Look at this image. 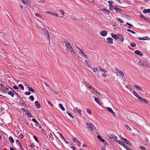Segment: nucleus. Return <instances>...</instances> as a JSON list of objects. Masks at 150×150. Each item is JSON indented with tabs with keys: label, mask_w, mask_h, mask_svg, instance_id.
Instances as JSON below:
<instances>
[{
	"label": "nucleus",
	"mask_w": 150,
	"mask_h": 150,
	"mask_svg": "<svg viewBox=\"0 0 150 150\" xmlns=\"http://www.w3.org/2000/svg\"><path fill=\"white\" fill-rule=\"evenodd\" d=\"M99 71H102L103 73H105L107 72V71L106 70L104 69H99Z\"/></svg>",
	"instance_id": "72a5a7b5"
},
{
	"label": "nucleus",
	"mask_w": 150,
	"mask_h": 150,
	"mask_svg": "<svg viewBox=\"0 0 150 150\" xmlns=\"http://www.w3.org/2000/svg\"><path fill=\"white\" fill-rule=\"evenodd\" d=\"M89 88L90 89L91 92H92L93 93L94 92L96 93H98V94L99 95L100 94V93L98 92V90L96 89L94 87H92L91 86H89Z\"/></svg>",
	"instance_id": "7ed1b4c3"
},
{
	"label": "nucleus",
	"mask_w": 150,
	"mask_h": 150,
	"mask_svg": "<svg viewBox=\"0 0 150 150\" xmlns=\"http://www.w3.org/2000/svg\"><path fill=\"white\" fill-rule=\"evenodd\" d=\"M106 108L109 112L112 113L114 116H115V113L113 112L111 108L109 107H106Z\"/></svg>",
	"instance_id": "4468645a"
},
{
	"label": "nucleus",
	"mask_w": 150,
	"mask_h": 150,
	"mask_svg": "<svg viewBox=\"0 0 150 150\" xmlns=\"http://www.w3.org/2000/svg\"><path fill=\"white\" fill-rule=\"evenodd\" d=\"M97 137L102 142H104V140L103 139L100 135H98Z\"/></svg>",
	"instance_id": "5701e85b"
},
{
	"label": "nucleus",
	"mask_w": 150,
	"mask_h": 150,
	"mask_svg": "<svg viewBox=\"0 0 150 150\" xmlns=\"http://www.w3.org/2000/svg\"><path fill=\"white\" fill-rule=\"evenodd\" d=\"M35 124V127H38L40 129L42 128L41 126L38 122H33Z\"/></svg>",
	"instance_id": "dca6fc26"
},
{
	"label": "nucleus",
	"mask_w": 150,
	"mask_h": 150,
	"mask_svg": "<svg viewBox=\"0 0 150 150\" xmlns=\"http://www.w3.org/2000/svg\"><path fill=\"white\" fill-rule=\"evenodd\" d=\"M78 49H79V52L80 54H81L83 52L80 49L78 48Z\"/></svg>",
	"instance_id": "49530a36"
},
{
	"label": "nucleus",
	"mask_w": 150,
	"mask_h": 150,
	"mask_svg": "<svg viewBox=\"0 0 150 150\" xmlns=\"http://www.w3.org/2000/svg\"><path fill=\"white\" fill-rule=\"evenodd\" d=\"M145 38L144 37H140L139 38V39L140 40H145Z\"/></svg>",
	"instance_id": "052dcab7"
},
{
	"label": "nucleus",
	"mask_w": 150,
	"mask_h": 150,
	"mask_svg": "<svg viewBox=\"0 0 150 150\" xmlns=\"http://www.w3.org/2000/svg\"><path fill=\"white\" fill-rule=\"evenodd\" d=\"M118 20L121 23H124V21L122 19H120V18H118Z\"/></svg>",
	"instance_id": "de8ad7c7"
},
{
	"label": "nucleus",
	"mask_w": 150,
	"mask_h": 150,
	"mask_svg": "<svg viewBox=\"0 0 150 150\" xmlns=\"http://www.w3.org/2000/svg\"><path fill=\"white\" fill-rule=\"evenodd\" d=\"M85 62L86 64H87L88 67H90V66L88 63V61L87 60H85Z\"/></svg>",
	"instance_id": "a18cd8bd"
},
{
	"label": "nucleus",
	"mask_w": 150,
	"mask_h": 150,
	"mask_svg": "<svg viewBox=\"0 0 150 150\" xmlns=\"http://www.w3.org/2000/svg\"><path fill=\"white\" fill-rule=\"evenodd\" d=\"M111 139H112L115 140H116L117 138V137L115 136L114 135H112L110 137Z\"/></svg>",
	"instance_id": "c85d7f7f"
},
{
	"label": "nucleus",
	"mask_w": 150,
	"mask_h": 150,
	"mask_svg": "<svg viewBox=\"0 0 150 150\" xmlns=\"http://www.w3.org/2000/svg\"><path fill=\"white\" fill-rule=\"evenodd\" d=\"M140 149L142 150H147L146 148H145L144 147H143L142 146L140 147Z\"/></svg>",
	"instance_id": "13d9d810"
},
{
	"label": "nucleus",
	"mask_w": 150,
	"mask_h": 150,
	"mask_svg": "<svg viewBox=\"0 0 150 150\" xmlns=\"http://www.w3.org/2000/svg\"><path fill=\"white\" fill-rule=\"evenodd\" d=\"M65 44L66 46L67 49L68 51H69L70 50H71L73 49L70 43L68 41H66L65 42Z\"/></svg>",
	"instance_id": "f03ea898"
},
{
	"label": "nucleus",
	"mask_w": 150,
	"mask_h": 150,
	"mask_svg": "<svg viewBox=\"0 0 150 150\" xmlns=\"http://www.w3.org/2000/svg\"><path fill=\"white\" fill-rule=\"evenodd\" d=\"M139 100L146 103H148V101L147 100L141 97L140 98H139Z\"/></svg>",
	"instance_id": "412c9836"
},
{
	"label": "nucleus",
	"mask_w": 150,
	"mask_h": 150,
	"mask_svg": "<svg viewBox=\"0 0 150 150\" xmlns=\"http://www.w3.org/2000/svg\"><path fill=\"white\" fill-rule=\"evenodd\" d=\"M130 45L132 47H134L136 46V44L134 43H131L130 44Z\"/></svg>",
	"instance_id": "a19ab883"
},
{
	"label": "nucleus",
	"mask_w": 150,
	"mask_h": 150,
	"mask_svg": "<svg viewBox=\"0 0 150 150\" xmlns=\"http://www.w3.org/2000/svg\"><path fill=\"white\" fill-rule=\"evenodd\" d=\"M134 86L137 89H139V90H142L143 91V90L142 88H141L139 87L137 85H134Z\"/></svg>",
	"instance_id": "bb28decb"
},
{
	"label": "nucleus",
	"mask_w": 150,
	"mask_h": 150,
	"mask_svg": "<svg viewBox=\"0 0 150 150\" xmlns=\"http://www.w3.org/2000/svg\"><path fill=\"white\" fill-rule=\"evenodd\" d=\"M9 139L10 140V141L12 143H14V141L13 138H12V137H11V136L9 137Z\"/></svg>",
	"instance_id": "4c0bfd02"
},
{
	"label": "nucleus",
	"mask_w": 150,
	"mask_h": 150,
	"mask_svg": "<svg viewBox=\"0 0 150 150\" xmlns=\"http://www.w3.org/2000/svg\"><path fill=\"white\" fill-rule=\"evenodd\" d=\"M67 114L70 117H72V118H74V116L72 114H71V113H70L69 112H67Z\"/></svg>",
	"instance_id": "37998d69"
},
{
	"label": "nucleus",
	"mask_w": 150,
	"mask_h": 150,
	"mask_svg": "<svg viewBox=\"0 0 150 150\" xmlns=\"http://www.w3.org/2000/svg\"><path fill=\"white\" fill-rule=\"evenodd\" d=\"M16 143L17 144H20L21 143L20 142L18 141V140H16Z\"/></svg>",
	"instance_id": "bf43d9fd"
},
{
	"label": "nucleus",
	"mask_w": 150,
	"mask_h": 150,
	"mask_svg": "<svg viewBox=\"0 0 150 150\" xmlns=\"http://www.w3.org/2000/svg\"><path fill=\"white\" fill-rule=\"evenodd\" d=\"M81 55V56L85 57L86 59L88 58V56H87L86 54H85L83 53V52Z\"/></svg>",
	"instance_id": "c9c22d12"
},
{
	"label": "nucleus",
	"mask_w": 150,
	"mask_h": 150,
	"mask_svg": "<svg viewBox=\"0 0 150 150\" xmlns=\"http://www.w3.org/2000/svg\"><path fill=\"white\" fill-rule=\"evenodd\" d=\"M48 135L49 137V140L51 142V143L53 144V140H54V139H53V136L52 133L51 132Z\"/></svg>",
	"instance_id": "6e6552de"
},
{
	"label": "nucleus",
	"mask_w": 150,
	"mask_h": 150,
	"mask_svg": "<svg viewBox=\"0 0 150 150\" xmlns=\"http://www.w3.org/2000/svg\"><path fill=\"white\" fill-rule=\"evenodd\" d=\"M125 126L126 128L128 130H129V131H131V129L130 127L128 125H125Z\"/></svg>",
	"instance_id": "cd10ccee"
},
{
	"label": "nucleus",
	"mask_w": 150,
	"mask_h": 150,
	"mask_svg": "<svg viewBox=\"0 0 150 150\" xmlns=\"http://www.w3.org/2000/svg\"><path fill=\"white\" fill-rule=\"evenodd\" d=\"M23 4H26V2H27V0H21Z\"/></svg>",
	"instance_id": "8fccbe9b"
},
{
	"label": "nucleus",
	"mask_w": 150,
	"mask_h": 150,
	"mask_svg": "<svg viewBox=\"0 0 150 150\" xmlns=\"http://www.w3.org/2000/svg\"><path fill=\"white\" fill-rule=\"evenodd\" d=\"M133 93L135 96L138 99H139V98L141 97L135 91H133Z\"/></svg>",
	"instance_id": "4be33fe9"
},
{
	"label": "nucleus",
	"mask_w": 150,
	"mask_h": 150,
	"mask_svg": "<svg viewBox=\"0 0 150 150\" xmlns=\"http://www.w3.org/2000/svg\"><path fill=\"white\" fill-rule=\"evenodd\" d=\"M35 105L37 108L39 109L40 108V105L38 101H36L35 102Z\"/></svg>",
	"instance_id": "aec40b11"
},
{
	"label": "nucleus",
	"mask_w": 150,
	"mask_h": 150,
	"mask_svg": "<svg viewBox=\"0 0 150 150\" xmlns=\"http://www.w3.org/2000/svg\"><path fill=\"white\" fill-rule=\"evenodd\" d=\"M28 90L29 91H31L33 93L35 92V91L33 89L32 87H28Z\"/></svg>",
	"instance_id": "393cba45"
},
{
	"label": "nucleus",
	"mask_w": 150,
	"mask_h": 150,
	"mask_svg": "<svg viewBox=\"0 0 150 150\" xmlns=\"http://www.w3.org/2000/svg\"><path fill=\"white\" fill-rule=\"evenodd\" d=\"M122 146H123L127 150H128V149H129L127 148V146L124 143Z\"/></svg>",
	"instance_id": "c03bdc74"
},
{
	"label": "nucleus",
	"mask_w": 150,
	"mask_h": 150,
	"mask_svg": "<svg viewBox=\"0 0 150 150\" xmlns=\"http://www.w3.org/2000/svg\"><path fill=\"white\" fill-rule=\"evenodd\" d=\"M125 142L127 144H128V145H130V142L129 141H128L127 140Z\"/></svg>",
	"instance_id": "680f3d73"
},
{
	"label": "nucleus",
	"mask_w": 150,
	"mask_h": 150,
	"mask_svg": "<svg viewBox=\"0 0 150 150\" xmlns=\"http://www.w3.org/2000/svg\"><path fill=\"white\" fill-rule=\"evenodd\" d=\"M143 12L144 13H150V9H145L143 10Z\"/></svg>",
	"instance_id": "a878e982"
},
{
	"label": "nucleus",
	"mask_w": 150,
	"mask_h": 150,
	"mask_svg": "<svg viewBox=\"0 0 150 150\" xmlns=\"http://www.w3.org/2000/svg\"><path fill=\"white\" fill-rule=\"evenodd\" d=\"M30 99L32 101H33L34 100V98L33 96H30Z\"/></svg>",
	"instance_id": "e433bc0d"
},
{
	"label": "nucleus",
	"mask_w": 150,
	"mask_h": 150,
	"mask_svg": "<svg viewBox=\"0 0 150 150\" xmlns=\"http://www.w3.org/2000/svg\"><path fill=\"white\" fill-rule=\"evenodd\" d=\"M134 52L136 54H137L140 56H142L143 55V54L141 52L138 50H135L134 51Z\"/></svg>",
	"instance_id": "6ab92c4d"
},
{
	"label": "nucleus",
	"mask_w": 150,
	"mask_h": 150,
	"mask_svg": "<svg viewBox=\"0 0 150 150\" xmlns=\"http://www.w3.org/2000/svg\"><path fill=\"white\" fill-rule=\"evenodd\" d=\"M45 33L47 35V37L49 39L50 38V36L48 33V32L47 30H45Z\"/></svg>",
	"instance_id": "58836bf2"
},
{
	"label": "nucleus",
	"mask_w": 150,
	"mask_h": 150,
	"mask_svg": "<svg viewBox=\"0 0 150 150\" xmlns=\"http://www.w3.org/2000/svg\"><path fill=\"white\" fill-rule=\"evenodd\" d=\"M139 63L140 65L144 66L146 64V62L143 60H140L139 62Z\"/></svg>",
	"instance_id": "a211bd4d"
},
{
	"label": "nucleus",
	"mask_w": 150,
	"mask_h": 150,
	"mask_svg": "<svg viewBox=\"0 0 150 150\" xmlns=\"http://www.w3.org/2000/svg\"><path fill=\"white\" fill-rule=\"evenodd\" d=\"M109 6L110 7V9L111 10H112V6L111 4H110V5H109Z\"/></svg>",
	"instance_id": "774afa93"
},
{
	"label": "nucleus",
	"mask_w": 150,
	"mask_h": 150,
	"mask_svg": "<svg viewBox=\"0 0 150 150\" xmlns=\"http://www.w3.org/2000/svg\"><path fill=\"white\" fill-rule=\"evenodd\" d=\"M116 142L121 145H122L123 144V142L120 140H117L116 141Z\"/></svg>",
	"instance_id": "c756f323"
},
{
	"label": "nucleus",
	"mask_w": 150,
	"mask_h": 150,
	"mask_svg": "<svg viewBox=\"0 0 150 150\" xmlns=\"http://www.w3.org/2000/svg\"><path fill=\"white\" fill-rule=\"evenodd\" d=\"M106 40L108 42L109 44H112L113 43V39L112 38L109 37L108 38H107Z\"/></svg>",
	"instance_id": "9d476101"
},
{
	"label": "nucleus",
	"mask_w": 150,
	"mask_h": 150,
	"mask_svg": "<svg viewBox=\"0 0 150 150\" xmlns=\"http://www.w3.org/2000/svg\"><path fill=\"white\" fill-rule=\"evenodd\" d=\"M31 94V93L30 92H26L25 93V94L26 95H30Z\"/></svg>",
	"instance_id": "6e6d98bb"
},
{
	"label": "nucleus",
	"mask_w": 150,
	"mask_h": 150,
	"mask_svg": "<svg viewBox=\"0 0 150 150\" xmlns=\"http://www.w3.org/2000/svg\"><path fill=\"white\" fill-rule=\"evenodd\" d=\"M114 9L117 11L120 12L121 11V10L119 8L115 7L114 8Z\"/></svg>",
	"instance_id": "7c9ffc66"
},
{
	"label": "nucleus",
	"mask_w": 150,
	"mask_h": 150,
	"mask_svg": "<svg viewBox=\"0 0 150 150\" xmlns=\"http://www.w3.org/2000/svg\"><path fill=\"white\" fill-rule=\"evenodd\" d=\"M85 84L86 86L88 87L89 88V86H91L87 82L85 83Z\"/></svg>",
	"instance_id": "69168bd1"
},
{
	"label": "nucleus",
	"mask_w": 150,
	"mask_h": 150,
	"mask_svg": "<svg viewBox=\"0 0 150 150\" xmlns=\"http://www.w3.org/2000/svg\"><path fill=\"white\" fill-rule=\"evenodd\" d=\"M102 76L103 78H105L107 77V75L104 74H102Z\"/></svg>",
	"instance_id": "5fc2aeb1"
},
{
	"label": "nucleus",
	"mask_w": 150,
	"mask_h": 150,
	"mask_svg": "<svg viewBox=\"0 0 150 150\" xmlns=\"http://www.w3.org/2000/svg\"><path fill=\"white\" fill-rule=\"evenodd\" d=\"M59 133V134H60V137L63 140H64V137L62 136V134H60V133Z\"/></svg>",
	"instance_id": "0e129e2a"
},
{
	"label": "nucleus",
	"mask_w": 150,
	"mask_h": 150,
	"mask_svg": "<svg viewBox=\"0 0 150 150\" xmlns=\"http://www.w3.org/2000/svg\"><path fill=\"white\" fill-rule=\"evenodd\" d=\"M59 107H60L62 111H64L65 110V108L63 106L62 104H59Z\"/></svg>",
	"instance_id": "b1692460"
},
{
	"label": "nucleus",
	"mask_w": 150,
	"mask_h": 150,
	"mask_svg": "<svg viewBox=\"0 0 150 150\" xmlns=\"http://www.w3.org/2000/svg\"><path fill=\"white\" fill-rule=\"evenodd\" d=\"M116 70L118 71V72L117 73V75H118V76H124V74L122 71H118L117 69H116Z\"/></svg>",
	"instance_id": "ddd939ff"
},
{
	"label": "nucleus",
	"mask_w": 150,
	"mask_h": 150,
	"mask_svg": "<svg viewBox=\"0 0 150 150\" xmlns=\"http://www.w3.org/2000/svg\"><path fill=\"white\" fill-rule=\"evenodd\" d=\"M18 145L19 146L20 148L22 150H23V149L22 147V146L21 145V144L20 143V144H18Z\"/></svg>",
	"instance_id": "4d7b16f0"
},
{
	"label": "nucleus",
	"mask_w": 150,
	"mask_h": 150,
	"mask_svg": "<svg viewBox=\"0 0 150 150\" xmlns=\"http://www.w3.org/2000/svg\"><path fill=\"white\" fill-rule=\"evenodd\" d=\"M60 12L62 14L63 16L64 15V14L65 13H64V11L63 10H60Z\"/></svg>",
	"instance_id": "09e8293b"
},
{
	"label": "nucleus",
	"mask_w": 150,
	"mask_h": 150,
	"mask_svg": "<svg viewBox=\"0 0 150 150\" xmlns=\"http://www.w3.org/2000/svg\"><path fill=\"white\" fill-rule=\"evenodd\" d=\"M14 92L16 94H17L16 93L14 92V91H10L8 92V94L10 95L11 97H13L14 94Z\"/></svg>",
	"instance_id": "2eb2a0df"
},
{
	"label": "nucleus",
	"mask_w": 150,
	"mask_h": 150,
	"mask_svg": "<svg viewBox=\"0 0 150 150\" xmlns=\"http://www.w3.org/2000/svg\"><path fill=\"white\" fill-rule=\"evenodd\" d=\"M42 24L40 22L39 24L38 23V24H37V26L39 28H42Z\"/></svg>",
	"instance_id": "f704fd0d"
},
{
	"label": "nucleus",
	"mask_w": 150,
	"mask_h": 150,
	"mask_svg": "<svg viewBox=\"0 0 150 150\" xmlns=\"http://www.w3.org/2000/svg\"><path fill=\"white\" fill-rule=\"evenodd\" d=\"M45 85H46L47 87H48L49 88V89H50V88H51V87L49 86V85L48 84H47L46 83H45Z\"/></svg>",
	"instance_id": "e2e57ef3"
},
{
	"label": "nucleus",
	"mask_w": 150,
	"mask_h": 150,
	"mask_svg": "<svg viewBox=\"0 0 150 150\" xmlns=\"http://www.w3.org/2000/svg\"><path fill=\"white\" fill-rule=\"evenodd\" d=\"M107 34V32L105 30H102L101 31L100 34L101 35L103 36H105Z\"/></svg>",
	"instance_id": "9b49d317"
},
{
	"label": "nucleus",
	"mask_w": 150,
	"mask_h": 150,
	"mask_svg": "<svg viewBox=\"0 0 150 150\" xmlns=\"http://www.w3.org/2000/svg\"><path fill=\"white\" fill-rule=\"evenodd\" d=\"M118 39H119L120 41L122 42H123L124 41V38L121 34H120Z\"/></svg>",
	"instance_id": "f3484780"
},
{
	"label": "nucleus",
	"mask_w": 150,
	"mask_h": 150,
	"mask_svg": "<svg viewBox=\"0 0 150 150\" xmlns=\"http://www.w3.org/2000/svg\"><path fill=\"white\" fill-rule=\"evenodd\" d=\"M33 138H34V139L36 141V142L38 143V139L37 138V137L35 136H33Z\"/></svg>",
	"instance_id": "603ef678"
},
{
	"label": "nucleus",
	"mask_w": 150,
	"mask_h": 150,
	"mask_svg": "<svg viewBox=\"0 0 150 150\" xmlns=\"http://www.w3.org/2000/svg\"><path fill=\"white\" fill-rule=\"evenodd\" d=\"M101 11L103 12H107V14H109L110 13V12L109 11H107L106 9L105 8H103V9H102Z\"/></svg>",
	"instance_id": "2f4dec72"
},
{
	"label": "nucleus",
	"mask_w": 150,
	"mask_h": 150,
	"mask_svg": "<svg viewBox=\"0 0 150 150\" xmlns=\"http://www.w3.org/2000/svg\"><path fill=\"white\" fill-rule=\"evenodd\" d=\"M50 93H51L52 94L57 95L58 94V93L56 91L54 90V89H53L52 88H50Z\"/></svg>",
	"instance_id": "0eeeda50"
},
{
	"label": "nucleus",
	"mask_w": 150,
	"mask_h": 150,
	"mask_svg": "<svg viewBox=\"0 0 150 150\" xmlns=\"http://www.w3.org/2000/svg\"><path fill=\"white\" fill-rule=\"evenodd\" d=\"M87 112L89 114H90V115L92 113V111L90 109H87Z\"/></svg>",
	"instance_id": "79ce46f5"
},
{
	"label": "nucleus",
	"mask_w": 150,
	"mask_h": 150,
	"mask_svg": "<svg viewBox=\"0 0 150 150\" xmlns=\"http://www.w3.org/2000/svg\"><path fill=\"white\" fill-rule=\"evenodd\" d=\"M87 127L89 129V130H93L95 127L91 122H87L86 123Z\"/></svg>",
	"instance_id": "f257e3e1"
},
{
	"label": "nucleus",
	"mask_w": 150,
	"mask_h": 150,
	"mask_svg": "<svg viewBox=\"0 0 150 150\" xmlns=\"http://www.w3.org/2000/svg\"><path fill=\"white\" fill-rule=\"evenodd\" d=\"M18 86L21 88L22 90H23L24 88L23 86L21 84H19L18 85Z\"/></svg>",
	"instance_id": "473e14b6"
},
{
	"label": "nucleus",
	"mask_w": 150,
	"mask_h": 150,
	"mask_svg": "<svg viewBox=\"0 0 150 150\" xmlns=\"http://www.w3.org/2000/svg\"><path fill=\"white\" fill-rule=\"evenodd\" d=\"M94 98L95 101L100 106H101V104L100 102L99 99L97 97L93 96Z\"/></svg>",
	"instance_id": "f8f14e48"
},
{
	"label": "nucleus",
	"mask_w": 150,
	"mask_h": 150,
	"mask_svg": "<svg viewBox=\"0 0 150 150\" xmlns=\"http://www.w3.org/2000/svg\"><path fill=\"white\" fill-rule=\"evenodd\" d=\"M68 51L69 52L71 55L74 56H75L76 55V53L73 48L71 50H70Z\"/></svg>",
	"instance_id": "1a4fd4ad"
},
{
	"label": "nucleus",
	"mask_w": 150,
	"mask_h": 150,
	"mask_svg": "<svg viewBox=\"0 0 150 150\" xmlns=\"http://www.w3.org/2000/svg\"><path fill=\"white\" fill-rule=\"evenodd\" d=\"M35 15L37 17H39L40 18L41 17V16L39 14H38V13H35Z\"/></svg>",
	"instance_id": "3c124183"
},
{
	"label": "nucleus",
	"mask_w": 150,
	"mask_h": 150,
	"mask_svg": "<svg viewBox=\"0 0 150 150\" xmlns=\"http://www.w3.org/2000/svg\"><path fill=\"white\" fill-rule=\"evenodd\" d=\"M73 112L74 113L77 112L80 116L82 115L81 110L77 108H74Z\"/></svg>",
	"instance_id": "20e7f679"
},
{
	"label": "nucleus",
	"mask_w": 150,
	"mask_h": 150,
	"mask_svg": "<svg viewBox=\"0 0 150 150\" xmlns=\"http://www.w3.org/2000/svg\"><path fill=\"white\" fill-rule=\"evenodd\" d=\"M27 115L29 117H31L32 116L31 113L29 112L27 114Z\"/></svg>",
	"instance_id": "864d4df0"
},
{
	"label": "nucleus",
	"mask_w": 150,
	"mask_h": 150,
	"mask_svg": "<svg viewBox=\"0 0 150 150\" xmlns=\"http://www.w3.org/2000/svg\"><path fill=\"white\" fill-rule=\"evenodd\" d=\"M93 71L95 72L98 70V69L96 67H93L92 68Z\"/></svg>",
	"instance_id": "ea45409f"
},
{
	"label": "nucleus",
	"mask_w": 150,
	"mask_h": 150,
	"mask_svg": "<svg viewBox=\"0 0 150 150\" xmlns=\"http://www.w3.org/2000/svg\"><path fill=\"white\" fill-rule=\"evenodd\" d=\"M56 144L58 146H60V144L59 143V142L58 141H56Z\"/></svg>",
	"instance_id": "338daca9"
},
{
	"label": "nucleus",
	"mask_w": 150,
	"mask_h": 150,
	"mask_svg": "<svg viewBox=\"0 0 150 150\" xmlns=\"http://www.w3.org/2000/svg\"><path fill=\"white\" fill-rule=\"evenodd\" d=\"M120 34H114L112 33L111 34V35L112 37L114 39L117 40L118 39Z\"/></svg>",
	"instance_id": "423d86ee"
},
{
	"label": "nucleus",
	"mask_w": 150,
	"mask_h": 150,
	"mask_svg": "<svg viewBox=\"0 0 150 150\" xmlns=\"http://www.w3.org/2000/svg\"><path fill=\"white\" fill-rule=\"evenodd\" d=\"M73 141L75 143H76V144L79 147L81 146V143L78 140L76 139V138L73 137L72 139Z\"/></svg>",
	"instance_id": "39448f33"
}]
</instances>
